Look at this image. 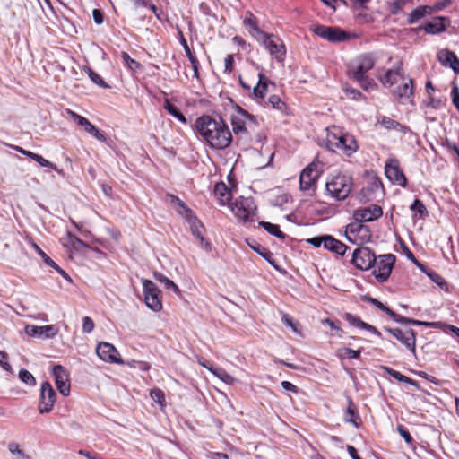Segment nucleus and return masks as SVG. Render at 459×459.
Wrapping results in <instances>:
<instances>
[{
    "instance_id": "nucleus-39",
    "label": "nucleus",
    "mask_w": 459,
    "mask_h": 459,
    "mask_svg": "<svg viewBox=\"0 0 459 459\" xmlns=\"http://www.w3.org/2000/svg\"><path fill=\"white\" fill-rule=\"evenodd\" d=\"M209 371H211L214 376L228 385H232L236 381L233 377H231L222 368H209Z\"/></svg>"
},
{
    "instance_id": "nucleus-53",
    "label": "nucleus",
    "mask_w": 459,
    "mask_h": 459,
    "mask_svg": "<svg viewBox=\"0 0 459 459\" xmlns=\"http://www.w3.org/2000/svg\"><path fill=\"white\" fill-rule=\"evenodd\" d=\"M397 431L407 444L412 443V441H413L412 437L411 436L410 432L403 425L397 426Z\"/></svg>"
},
{
    "instance_id": "nucleus-22",
    "label": "nucleus",
    "mask_w": 459,
    "mask_h": 459,
    "mask_svg": "<svg viewBox=\"0 0 459 459\" xmlns=\"http://www.w3.org/2000/svg\"><path fill=\"white\" fill-rule=\"evenodd\" d=\"M438 61L445 66H450L455 73H459V59L454 52L442 49L437 53Z\"/></svg>"
},
{
    "instance_id": "nucleus-43",
    "label": "nucleus",
    "mask_w": 459,
    "mask_h": 459,
    "mask_svg": "<svg viewBox=\"0 0 459 459\" xmlns=\"http://www.w3.org/2000/svg\"><path fill=\"white\" fill-rule=\"evenodd\" d=\"M86 72L92 82H94L95 84L99 85L100 87H101L103 89L110 88V86L108 84H107L105 82V81L102 79V77L100 74H98L97 73H95L92 69L88 67L86 69Z\"/></svg>"
},
{
    "instance_id": "nucleus-23",
    "label": "nucleus",
    "mask_w": 459,
    "mask_h": 459,
    "mask_svg": "<svg viewBox=\"0 0 459 459\" xmlns=\"http://www.w3.org/2000/svg\"><path fill=\"white\" fill-rule=\"evenodd\" d=\"M344 318L351 325H352L354 327H359V328L364 329L368 332H370L373 334L381 336V333L374 325L365 323L359 316H356L352 314L347 313V314H345Z\"/></svg>"
},
{
    "instance_id": "nucleus-13",
    "label": "nucleus",
    "mask_w": 459,
    "mask_h": 459,
    "mask_svg": "<svg viewBox=\"0 0 459 459\" xmlns=\"http://www.w3.org/2000/svg\"><path fill=\"white\" fill-rule=\"evenodd\" d=\"M179 205L182 206L186 212V220L190 224V230L192 234L200 240L201 244L204 245L207 251L211 250V244L205 241L203 236L204 225L194 214L193 212L185 205L182 201H179Z\"/></svg>"
},
{
    "instance_id": "nucleus-4",
    "label": "nucleus",
    "mask_w": 459,
    "mask_h": 459,
    "mask_svg": "<svg viewBox=\"0 0 459 459\" xmlns=\"http://www.w3.org/2000/svg\"><path fill=\"white\" fill-rule=\"evenodd\" d=\"M395 255L393 254L375 255L373 274L379 282H385L389 278L394 264L395 263Z\"/></svg>"
},
{
    "instance_id": "nucleus-37",
    "label": "nucleus",
    "mask_w": 459,
    "mask_h": 459,
    "mask_svg": "<svg viewBox=\"0 0 459 459\" xmlns=\"http://www.w3.org/2000/svg\"><path fill=\"white\" fill-rule=\"evenodd\" d=\"M164 108L169 114L179 120L181 123H187L186 117L175 106H173L168 99L165 100Z\"/></svg>"
},
{
    "instance_id": "nucleus-38",
    "label": "nucleus",
    "mask_w": 459,
    "mask_h": 459,
    "mask_svg": "<svg viewBox=\"0 0 459 459\" xmlns=\"http://www.w3.org/2000/svg\"><path fill=\"white\" fill-rule=\"evenodd\" d=\"M362 221H356L355 222L348 224L346 228V238L349 241L354 242V240L351 238V235H358L360 233V231L363 230L364 226L361 224Z\"/></svg>"
},
{
    "instance_id": "nucleus-9",
    "label": "nucleus",
    "mask_w": 459,
    "mask_h": 459,
    "mask_svg": "<svg viewBox=\"0 0 459 459\" xmlns=\"http://www.w3.org/2000/svg\"><path fill=\"white\" fill-rule=\"evenodd\" d=\"M278 61H283L286 55L284 44L281 39L273 34L264 33V38L257 39Z\"/></svg>"
},
{
    "instance_id": "nucleus-57",
    "label": "nucleus",
    "mask_w": 459,
    "mask_h": 459,
    "mask_svg": "<svg viewBox=\"0 0 459 459\" xmlns=\"http://www.w3.org/2000/svg\"><path fill=\"white\" fill-rule=\"evenodd\" d=\"M325 235L320 236V237H314V238H308L307 241V243H309L310 245H312L315 247H320L321 246L325 247Z\"/></svg>"
},
{
    "instance_id": "nucleus-47",
    "label": "nucleus",
    "mask_w": 459,
    "mask_h": 459,
    "mask_svg": "<svg viewBox=\"0 0 459 459\" xmlns=\"http://www.w3.org/2000/svg\"><path fill=\"white\" fill-rule=\"evenodd\" d=\"M30 159L35 160L36 162H38L41 167H48V168H50L56 171H58L57 169V167L50 162L49 160H46L45 158H43L41 155L39 154H31L30 155Z\"/></svg>"
},
{
    "instance_id": "nucleus-56",
    "label": "nucleus",
    "mask_w": 459,
    "mask_h": 459,
    "mask_svg": "<svg viewBox=\"0 0 459 459\" xmlns=\"http://www.w3.org/2000/svg\"><path fill=\"white\" fill-rule=\"evenodd\" d=\"M343 352V355L346 356L349 359H358L360 357V350H352L351 348H344L342 350Z\"/></svg>"
},
{
    "instance_id": "nucleus-26",
    "label": "nucleus",
    "mask_w": 459,
    "mask_h": 459,
    "mask_svg": "<svg viewBox=\"0 0 459 459\" xmlns=\"http://www.w3.org/2000/svg\"><path fill=\"white\" fill-rule=\"evenodd\" d=\"M325 249L329 250L333 253L343 255L348 249V247L341 242L340 240L334 238L330 235H325Z\"/></svg>"
},
{
    "instance_id": "nucleus-40",
    "label": "nucleus",
    "mask_w": 459,
    "mask_h": 459,
    "mask_svg": "<svg viewBox=\"0 0 459 459\" xmlns=\"http://www.w3.org/2000/svg\"><path fill=\"white\" fill-rule=\"evenodd\" d=\"M8 450L12 455L17 456L16 459H31V457L29 455L25 454V452L22 449H21L20 445L18 443H9Z\"/></svg>"
},
{
    "instance_id": "nucleus-41",
    "label": "nucleus",
    "mask_w": 459,
    "mask_h": 459,
    "mask_svg": "<svg viewBox=\"0 0 459 459\" xmlns=\"http://www.w3.org/2000/svg\"><path fill=\"white\" fill-rule=\"evenodd\" d=\"M121 59L123 63L133 72H136L141 67V64L132 58L126 52L121 53Z\"/></svg>"
},
{
    "instance_id": "nucleus-59",
    "label": "nucleus",
    "mask_w": 459,
    "mask_h": 459,
    "mask_svg": "<svg viewBox=\"0 0 459 459\" xmlns=\"http://www.w3.org/2000/svg\"><path fill=\"white\" fill-rule=\"evenodd\" d=\"M345 92L352 99V100H358L359 99H361L363 97L362 93L355 89V88H352V87H346L345 88Z\"/></svg>"
},
{
    "instance_id": "nucleus-20",
    "label": "nucleus",
    "mask_w": 459,
    "mask_h": 459,
    "mask_svg": "<svg viewBox=\"0 0 459 459\" xmlns=\"http://www.w3.org/2000/svg\"><path fill=\"white\" fill-rule=\"evenodd\" d=\"M24 330L29 336L41 337L44 335L47 338L54 336L57 332L56 328L53 325L43 326L29 325L25 326Z\"/></svg>"
},
{
    "instance_id": "nucleus-11",
    "label": "nucleus",
    "mask_w": 459,
    "mask_h": 459,
    "mask_svg": "<svg viewBox=\"0 0 459 459\" xmlns=\"http://www.w3.org/2000/svg\"><path fill=\"white\" fill-rule=\"evenodd\" d=\"M311 30L316 36L327 39L330 42H342L349 39L348 34L336 27H328L325 25H314Z\"/></svg>"
},
{
    "instance_id": "nucleus-27",
    "label": "nucleus",
    "mask_w": 459,
    "mask_h": 459,
    "mask_svg": "<svg viewBox=\"0 0 459 459\" xmlns=\"http://www.w3.org/2000/svg\"><path fill=\"white\" fill-rule=\"evenodd\" d=\"M402 67L399 65L394 69H388L385 74L379 77V81L385 87L390 88L398 82V78L402 77Z\"/></svg>"
},
{
    "instance_id": "nucleus-49",
    "label": "nucleus",
    "mask_w": 459,
    "mask_h": 459,
    "mask_svg": "<svg viewBox=\"0 0 459 459\" xmlns=\"http://www.w3.org/2000/svg\"><path fill=\"white\" fill-rule=\"evenodd\" d=\"M32 247L47 265L50 267L56 265V263L37 244L34 243Z\"/></svg>"
},
{
    "instance_id": "nucleus-7",
    "label": "nucleus",
    "mask_w": 459,
    "mask_h": 459,
    "mask_svg": "<svg viewBox=\"0 0 459 459\" xmlns=\"http://www.w3.org/2000/svg\"><path fill=\"white\" fill-rule=\"evenodd\" d=\"M318 166L319 163L312 162L301 171L299 176L301 191L311 192V195L315 192L316 181L321 174Z\"/></svg>"
},
{
    "instance_id": "nucleus-10",
    "label": "nucleus",
    "mask_w": 459,
    "mask_h": 459,
    "mask_svg": "<svg viewBox=\"0 0 459 459\" xmlns=\"http://www.w3.org/2000/svg\"><path fill=\"white\" fill-rule=\"evenodd\" d=\"M56 401V394L52 387L51 384L45 381L40 386L39 412L40 414L49 413Z\"/></svg>"
},
{
    "instance_id": "nucleus-61",
    "label": "nucleus",
    "mask_w": 459,
    "mask_h": 459,
    "mask_svg": "<svg viewBox=\"0 0 459 459\" xmlns=\"http://www.w3.org/2000/svg\"><path fill=\"white\" fill-rule=\"evenodd\" d=\"M234 59L231 55H228L224 59V73L230 74L233 70Z\"/></svg>"
},
{
    "instance_id": "nucleus-2",
    "label": "nucleus",
    "mask_w": 459,
    "mask_h": 459,
    "mask_svg": "<svg viewBox=\"0 0 459 459\" xmlns=\"http://www.w3.org/2000/svg\"><path fill=\"white\" fill-rule=\"evenodd\" d=\"M326 147L328 150L335 152L341 151L343 154L350 157L359 150V144L355 137L343 131L342 128L332 126L326 128Z\"/></svg>"
},
{
    "instance_id": "nucleus-34",
    "label": "nucleus",
    "mask_w": 459,
    "mask_h": 459,
    "mask_svg": "<svg viewBox=\"0 0 459 459\" xmlns=\"http://www.w3.org/2000/svg\"><path fill=\"white\" fill-rule=\"evenodd\" d=\"M383 369L385 372H386L389 376L393 377L394 379L398 380L399 382H402V383H406V384H409V385H414V386H418V383L417 381L403 375L402 373H400L399 371H396L391 368H388V367H383Z\"/></svg>"
},
{
    "instance_id": "nucleus-64",
    "label": "nucleus",
    "mask_w": 459,
    "mask_h": 459,
    "mask_svg": "<svg viewBox=\"0 0 459 459\" xmlns=\"http://www.w3.org/2000/svg\"><path fill=\"white\" fill-rule=\"evenodd\" d=\"M388 316L393 319L394 320L395 322L397 323H401V324H408V320L410 318L408 317H404L397 313H395L394 311H393L391 309V312L388 313Z\"/></svg>"
},
{
    "instance_id": "nucleus-19",
    "label": "nucleus",
    "mask_w": 459,
    "mask_h": 459,
    "mask_svg": "<svg viewBox=\"0 0 459 459\" xmlns=\"http://www.w3.org/2000/svg\"><path fill=\"white\" fill-rule=\"evenodd\" d=\"M393 94L401 104L409 102L413 105V81L409 79L408 82L402 83L393 91Z\"/></svg>"
},
{
    "instance_id": "nucleus-46",
    "label": "nucleus",
    "mask_w": 459,
    "mask_h": 459,
    "mask_svg": "<svg viewBox=\"0 0 459 459\" xmlns=\"http://www.w3.org/2000/svg\"><path fill=\"white\" fill-rule=\"evenodd\" d=\"M19 378L21 379V381H22L23 383H25L30 386H34L36 385L35 377L30 371H28L26 369L20 370Z\"/></svg>"
},
{
    "instance_id": "nucleus-42",
    "label": "nucleus",
    "mask_w": 459,
    "mask_h": 459,
    "mask_svg": "<svg viewBox=\"0 0 459 459\" xmlns=\"http://www.w3.org/2000/svg\"><path fill=\"white\" fill-rule=\"evenodd\" d=\"M352 80L358 82L365 91H371L377 87V83L368 75L361 76V78H353Z\"/></svg>"
},
{
    "instance_id": "nucleus-14",
    "label": "nucleus",
    "mask_w": 459,
    "mask_h": 459,
    "mask_svg": "<svg viewBox=\"0 0 459 459\" xmlns=\"http://www.w3.org/2000/svg\"><path fill=\"white\" fill-rule=\"evenodd\" d=\"M385 173L387 178L394 184L405 187L407 179L403 172L400 169L399 162L396 159H388L385 165Z\"/></svg>"
},
{
    "instance_id": "nucleus-24",
    "label": "nucleus",
    "mask_w": 459,
    "mask_h": 459,
    "mask_svg": "<svg viewBox=\"0 0 459 459\" xmlns=\"http://www.w3.org/2000/svg\"><path fill=\"white\" fill-rule=\"evenodd\" d=\"M377 122L386 130H394L403 134L408 131V127L406 126L385 116L377 117Z\"/></svg>"
},
{
    "instance_id": "nucleus-1",
    "label": "nucleus",
    "mask_w": 459,
    "mask_h": 459,
    "mask_svg": "<svg viewBox=\"0 0 459 459\" xmlns=\"http://www.w3.org/2000/svg\"><path fill=\"white\" fill-rule=\"evenodd\" d=\"M195 129L212 148L225 149L232 142L231 132L221 117L201 116L195 120Z\"/></svg>"
},
{
    "instance_id": "nucleus-6",
    "label": "nucleus",
    "mask_w": 459,
    "mask_h": 459,
    "mask_svg": "<svg viewBox=\"0 0 459 459\" xmlns=\"http://www.w3.org/2000/svg\"><path fill=\"white\" fill-rule=\"evenodd\" d=\"M375 65L373 54L366 53L355 58L349 67V76L353 78H361L367 75V73Z\"/></svg>"
},
{
    "instance_id": "nucleus-3",
    "label": "nucleus",
    "mask_w": 459,
    "mask_h": 459,
    "mask_svg": "<svg viewBox=\"0 0 459 459\" xmlns=\"http://www.w3.org/2000/svg\"><path fill=\"white\" fill-rule=\"evenodd\" d=\"M352 179L349 175L338 173L326 182L327 193L338 201L345 200L351 192Z\"/></svg>"
},
{
    "instance_id": "nucleus-15",
    "label": "nucleus",
    "mask_w": 459,
    "mask_h": 459,
    "mask_svg": "<svg viewBox=\"0 0 459 459\" xmlns=\"http://www.w3.org/2000/svg\"><path fill=\"white\" fill-rule=\"evenodd\" d=\"M385 330L401 342L410 351L415 352L416 337L412 329L403 331L399 328L385 327Z\"/></svg>"
},
{
    "instance_id": "nucleus-30",
    "label": "nucleus",
    "mask_w": 459,
    "mask_h": 459,
    "mask_svg": "<svg viewBox=\"0 0 459 459\" xmlns=\"http://www.w3.org/2000/svg\"><path fill=\"white\" fill-rule=\"evenodd\" d=\"M232 130L235 134H240L247 132V121L238 112L231 116Z\"/></svg>"
},
{
    "instance_id": "nucleus-5",
    "label": "nucleus",
    "mask_w": 459,
    "mask_h": 459,
    "mask_svg": "<svg viewBox=\"0 0 459 459\" xmlns=\"http://www.w3.org/2000/svg\"><path fill=\"white\" fill-rule=\"evenodd\" d=\"M232 212L242 222L252 221V216L256 210L255 202L250 197L240 196L230 206Z\"/></svg>"
},
{
    "instance_id": "nucleus-8",
    "label": "nucleus",
    "mask_w": 459,
    "mask_h": 459,
    "mask_svg": "<svg viewBox=\"0 0 459 459\" xmlns=\"http://www.w3.org/2000/svg\"><path fill=\"white\" fill-rule=\"evenodd\" d=\"M143 290L146 306L153 310L160 311L162 308V303L160 298V290L154 282L150 280H143Z\"/></svg>"
},
{
    "instance_id": "nucleus-55",
    "label": "nucleus",
    "mask_w": 459,
    "mask_h": 459,
    "mask_svg": "<svg viewBox=\"0 0 459 459\" xmlns=\"http://www.w3.org/2000/svg\"><path fill=\"white\" fill-rule=\"evenodd\" d=\"M82 330L86 333H90L94 329V322L89 316H84L82 319Z\"/></svg>"
},
{
    "instance_id": "nucleus-45",
    "label": "nucleus",
    "mask_w": 459,
    "mask_h": 459,
    "mask_svg": "<svg viewBox=\"0 0 459 459\" xmlns=\"http://www.w3.org/2000/svg\"><path fill=\"white\" fill-rule=\"evenodd\" d=\"M237 111L241 117H245V120L247 121V127H251L257 124V118L254 115L249 114L247 110L238 106Z\"/></svg>"
},
{
    "instance_id": "nucleus-58",
    "label": "nucleus",
    "mask_w": 459,
    "mask_h": 459,
    "mask_svg": "<svg viewBox=\"0 0 459 459\" xmlns=\"http://www.w3.org/2000/svg\"><path fill=\"white\" fill-rule=\"evenodd\" d=\"M0 366L6 371L12 369L11 365L8 363V355L6 352L0 351Z\"/></svg>"
},
{
    "instance_id": "nucleus-25",
    "label": "nucleus",
    "mask_w": 459,
    "mask_h": 459,
    "mask_svg": "<svg viewBox=\"0 0 459 459\" xmlns=\"http://www.w3.org/2000/svg\"><path fill=\"white\" fill-rule=\"evenodd\" d=\"M347 409L344 412V420L346 422L353 424L355 427H359L361 420L359 415L357 406L352 402L351 397H347Z\"/></svg>"
},
{
    "instance_id": "nucleus-21",
    "label": "nucleus",
    "mask_w": 459,
    "mask_h": 459,
    "mask_svg": "<svg viewBox=\"0 0 459 459\" xmlns=\"http://www.w3.org/2000/svg\"><path fill=\"white\" fill-rule=\"evenodd\" d=\"M243 23L247 30L249 31V33L256 39V40L260 38H264V33L263 30H261L258 27V21L256 17L251 13L247 12L245 14V18L243 21Z\"/></svg>"
},
{
    "instance_id": "nucleus-54",
    "label": "nucleus",
    "mask_w": 459,
    "mask_h": 459,
    "mask_svg": "<svg viewBox=\"0 0 459 459\" xmlns=\"http://www.w3.org/2000/svg\"><path fill=\"white\" fill-rule=\"evenodd\" d=\"M281 320H282V323H283L285 325H287V326H289L290 328H291L293 332H295V333H298V332H299V330H298V325H299V324L295 323V322L293 321V319H292V317H291L290 316H289V315H287V314H284V315L282 316Z\"/></svg>"
},
{
    "instance_id": "nucleus-12",
    "label": "nucleus",
    "mask_w": 459,
    "mask_h": 459,
    "mask_svg": "<svg viewBox=\"0 0 459 459\" xmlns=\"http://www.w3.org/2000/svg\"><path fill=\"white\" fill-rule=\"evenodd\" d=\"M375 254L369 247H360L352 253L351 263L359 270H368L373 267Z\"/></svg>"
},
{
    "instance_id": "nucleus-28",
    "label": "nucleus",
    "mask_w": 459,
    "mask_h": 459,
    "mask_svg": "<svg viewBox=\"0 0 459 459\" xmlns=\"http://www.w3.org/2000/svg\"><path fill=\"white\" fill-rule=\"evenodd\" d=\"M214 195L221 205H225L231 199V191L225 183L220 182L214 186Z\"/></svg>"
},
{
    "instance_id": "nucleus-17",
    "label": "nucleus",
    "mask_w": 459,
    "mask_h": 459,
    "mask_svg": "<svg viewBox=\"0 0 459 459\" xmlns=\"http://www.w3.org/2000/svg\"><path fill=\"white\" fill-rule=\"evenodd\" d=\"M52 371L55 377V383L59 393L64 396L69 395L70 384L65 368L61 365H55Z\"/></svg>"
},
{
    "instance_id": "nucleus-18",
    "label": "nucleus",
    "mask_w": 459,
    "mask_h": 459,
    "mask_svg": "<svg viewBox=\"0 0 459 459\" xmlns=\"http://www.w3.org/2000/svg\"><path fill=\"white\" fill-rule=\"evenodd\" d=\"M382 214L383 210L379 205L371 204L368 207L356 210L354 212V219L359 221H373L380 218Z\"/></svg>"
},
{
    "instance_id": "nucleus-63",
    "label": "nucleus",
    "mask_w": 459,
    "mask_h": 459,
    "mask_svg": "<svg viewBox=\"0 0 459 459\" xmlns=\"http://www.w3.org/2000/svg\"><path fill=\"white\" fill-rule=\"evenodd\" d=\"M323 323H324V324H325V325H329V327H330L333 331H334V332L336 333V334H337L339 337H341V336L342 335V333H343L342 329L341 327H339L338 325H336L334 324V322H333V321H332L331 319L326 318V319H325V320L323 321Z\"/></svg>"
},
{
    "instance_id": "nucleus-44",
    "label": "nucleus",
    "mask_w": 459,
    "mask_h": 459,
    "mask_svg": "<svg viewBox=\"0 0 459 459\" xmlns=\"http://www.w3.org/2000/svg\"><path fill=\"white\" fill-rule=\"evenodd\" d=\"M410 208L419 218H423L428 213L424 204L419 199H415Z\"/></svg>"
},
{
    "instance_id": "nucleus-50",
    "label": "nucleus",
    "mask_w": 459,
    "mask_h": 459,
    "mask_svg": "<svg viewBox=\"0 0 459 459\" xmlns=\"http://www.w3.org/2000/svg\"><path fill=\"white\" fill-rule=\"evenodd\" d=\"M254 251L258 253L262 257H264L266 261H268L271 264H273V259L272 258L273 254L268 251L266 248L262 247L260 246L251 247Z\"/></svg>"
},
{
    "instance_id": "nucleus-36",
    "label": "nucleus",
    "mask_w": 459,
    "mask_h": 459,
    "mask_svg": "<svg viewBox=\"0 0 459 459\" xmlns=\"http://www.w3.org/2000/svg\"><path fill=\"white\" fill-rule=\"evenodd\" d=\"M259 225L263 227L269 234L278 238L284 239L286 238V235L280 230V227L276 224H273L271 222L266 221H260Z\"/></svg>"
},
{
    "instance_id": "nucleus-33",
    "label": "nucleus",
    "mask_w": 459,
    "mask_h": 459,
    "mask_svg": "<svg viewBox=\"0 0 459 459\" xmlns=\"http://www.w3.org/2000/svg\"><path fill=\"white\" fill-rule=\"evenodd\" d=\"M267 82H268L267 77L263 74H259L258 83L254 88V91H253V94L255 95V98H257V99L264 98V95H265V92H266L267 87H268Z\"/></svg>"
},
{
    "instance_id": "nucleus-32",
    "label": "nucleus",
    "mask_w": 459,
    "mask_h": 459,
    "mask_svg": "<svg viewBox=\"0 0 459 459\" xmlns=\"http://www.w3.org/2000/svg\"><path fill=\"white\" fill-rule=\"evenodd\" d=\"M153 277L156 281H158L159 282L163 284V286L166 290H172L173 292H175L178 295L180 294L179 288L171 280H169L167 276H165L163 273H159V272H154Z\"/></svg>"
},
{
    "instance_id": "nucleus-51",
    "label": "nucleus",
    "mask_w": 459,
    "mask_h": 459,
    "mask_svg": "<svg viewBox=\"0 0 459 459\" xmlns=\"http://www.w3.org/2000/svg\"><path fill=\"white\" fill-rule=\"evenodd\" d=\"M268 103L275 109L283 110L285 103L277 95H272L268 99Z\"/></svg>"
},
{
    "instance_id": "nucleus-62",
    "label": "nucleus",
    "mask_w": 459,
    "mask_h": 459,
    "mask_svg": "<svg viewBox=\"0 0 459 459\" xmlns=\"http://www.w3.org/2000/svg\"><path fill=\"white\" fill-rule=\"evenodd\" d=\"M451 97L453 104L455 106L457 110L459 111V88L457 85H454L451 91Z\"/></svg>"
},
{
    "instance_id": "nucleus-16",
    "label": "nucleus",
    "mask_w": 459,
    "mask_h": 459,
    "mask_svg": "<svg viewBox=\"0 0 459 459\" xmlns=\"http://www.w3.org/2000/svg\"><path fill=\"white\" fill-rule=\"evenodd\" d=\"M98 356L105 362L124 364L122 359H120L119 353L114 345L108 342H101L98 344L96 348Z\"/></svg>"
},
{
    "instance_id": "nucleus-29",
    "label": "nucleus",
    "mask_w": 459,
    "mask_h": 459,
    "mask_svg": "<svg viewBox=\"0 0 459 459\" xmlns=\"http://www.w3.org/2000/svg\"><path fill=\"white\" fill-rule=\"evenodd\" d=\"M448 19L443 16L435 17L432 21L429 22L424 27L428 34H437L446 30L445 21Z\"/></svg>"
},
{
    "instance_id": "nucleus-60",
    "label": "nucleus",
    "mask_w": 459,
    "mask_h": 459,
    "mask_svg": "<svg viewBox=\"0 0 459 459\" xmlns=\"http://www.w3.org/2000/svg\"><path fill=\"white\" fill-rule=\"evenodd\" d=\"M67 113L70 115V117L81 126H84V124L87 123L88 119L84 117H82L75 112L68 109Z\"/></svg>"
},
{
    "instance_id": "nucleus-35",
    "label": "nucleus",
    "mask_w": 459,
    "mask_h": 459,
    "mask_svg": "<svg viewBox=\"0 0 459 459\" xmlns=\"http://www.w3.org/2000/svg\"><path fill=\"white\" fill-rule=\"evenodd\" d=\"M64 246L66 247H70L74 250H80L87 247V245L82 239H80L79 238H77L76 236L73 235L70 232H67L66 234V239Z\"/></svg>"
},
{
    "instance_id": "nucleus-31",
    "label": "nucleus",
    "mask_w": 459,
    "mask_h": 459,
    "mask_svg": "<svg viewBox=\"0 0 459 459\" xmlns=\"http://www.w3.org/2000/svg\"><path fill=\"white\" fill-rule=\"evenodd\" d=\"M428 14H431L430 6L420 5L411 11L409 14L408 22L410 24H413Z\"/></svg>"
},
{
    "instance_id": "nucleus-52",
    "label": "nucleus",
    "mask_w": 459,
    "mask_h": 459,
    "mask_svg": "<svg viewBox=\"0 0 459 459\" xmlns=\"http://www.w3.org/2000/svg\"><path fill=\"white\" fill-rule=\"evenodd\" d=\"M150 395L154 402L160 404H162L165 401L164 393L160 389L151 390Z\"/></svg>"
},
{
    "instance_id": "nucleus-48",
    "label": "nucleus",
    "mask_w": 459,
    "mask_h": 459,
    "mask_svg": "<svg viewBox=\"0 0 459 459\" xmlns=\"http://www.w3.org/2000/svg\"><path fill=\"white\" fill-rule=\"evenodd\" d=\"M364 299L370 304L374 305L376 307H377L379 310L386 313L388 315L389 312H391V308H389L387 306H385L384 303L379 301L378 299L372 298L370 296H364Z\"/></svg>"
}]
</instances>
